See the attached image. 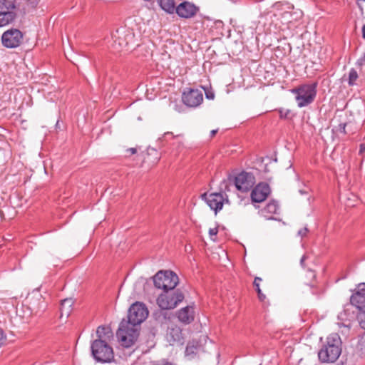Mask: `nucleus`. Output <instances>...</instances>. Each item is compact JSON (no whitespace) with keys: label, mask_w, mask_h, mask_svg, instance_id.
I'll use <instances>...</instances> for the list:
<instances>
[{"label":"nucleus","mask_w":365,"mask_h":365,"mask_svg":"<svg viewBox=\"0 0 365 365\" xmlns=\"http://www.w3.org/2000/svg\"><path fill=\"white\" fill-rule=\"evenodd\" d=\"M217 131H218L217 129L211 130V132H210V137L213 138L216 135Z\"/></svg>","instance_id":"79ce46f5"},{"label":"nucleus","mask_w":365,"mask_h":365,"mask_svg":"<svg viewBox=\"0 0 365 365\" xmlns=\"http://www.w3.org/2000/svg\"><path fill=\"white\" fill-rule=\"evenodd\" d=\"M346 123H340L338 126L337 131H339L341 133L346 134Z\"/></svg>","instance_id":"7c9ffc66"},{"label":"nucleus","mask_w":365,"mask_h":365,"mask_svg":"<svg viewBox=\"0 0 365 365\" xmlns=\"http://www.w3.org/2000/svg\"><path fill=\"white\" fill-rule=\"evenodd\" d=\"M357 1H362V2H364L365 0H356Z\"/></svg>","instance_id":"de8ad7c7"},{"label":"nucleus","mask_w":365,"mask_h":365,"mask_svg":"<svg viewBox=\"0 0 365 365\" xmlns=\"http://www.w3.org/2000/svg\"><path fill=\"white\" fill-rule=\"evenodd\" d=\"M317 83H304L292 88L290 91L295 95V100L299 108L312 103L317 96Z\"/></svg>","instance_id":"20e7f679"},{"label":"nucleus","mask_w":365,"mask_h":365,"mask_svg":"<svg viewBox=\"0 0 365 365\" xmlns=\"http://www.w3.org/2000/svg\"><path fill=\"white\" fill-rule=\"evenodd\" d=\"M160 158V156H158H158H156V157H155V163H158V162L159 161Z\"/></svg>","instance_id":"c03bdc74"},{"label":"nucleus","mask_w":365,"mask_h":365,"mask_svg":"<svg viewBox=\"0 0 365 365\" xmlns=\"http://www.w3.org/2000/svg\"><path fill=\"white\" fill-rule=\"evenodd\" d=\"M96 336L97 339L95 340L107 341L113 336V332L110 327L101 325L97 328Z\"/></svg>","instance_id":"412c9836"},{"label":"nucleus","mask_w":365,"mask_h":365,"mask_svg":"<svg viewBox=\"0 0 365 365\" xmlns=\"http://www.w3.org/2000/svg\"><path fill=\"white\" fill-rule=\"evenodd\" d=\"M199 346L194 342H189L185 349V355L191 357L197 354Z\"/></svg>","instance_id":"393cba45"},{"label":"nucleus","mask_w":365,"mask_h":365,"mask_svg":"<svg viewBox=\"0 0 365 365\" xmlns=\"http://www.w3.org/2000/svg\"><path fill=\"white\" fill-rule=\"evenodd\" d=\"M199 11V7L195 4L185 1L176 6L175 12L180 18L190 19L195 16Z\"/></svg>","instance_id":"2eb2a0df"},{"label":"nucleus","mask_w":365,"mask_h":365,"mask_svg":"<svg viewBox=\"0 0 365 365\" xmlns=\"http://www.w3.org/2000/svg\"><path fill=\"white\" fill-rule=\"evenodd\" d=\"M0 1H3L2 0H0Z\"/></svg>","instance_id":"09e8293b"},{"label":"nucleus","mask_w":365,"mask_h":365,"mask_svg":"<svg viewBox=\"0 0 365 365\" xmlns=\"http://www.w3.org/2000/svg\"><path fill=\"white\" fill-rule=\"evenodd\" d=\"M133 39L134 34L130 30L120 28L112 34L111 46L115 51L120 52L128 50L129 45L133 42Z\"/></svg>","instance_id":"423d86ee"},{"label":"nucleus","mask_w":365,"mask_h":365,"mask_svg":"<svg viewBox=\"0 0 365 365\" xmlns=\"http://www.w3.org/2000/svg\"><path fill=\"white\" fill-rule=\"evenodd\" d=\"M153 153L154 154H155V155H158V152H157V150H156L155 149H154V148L148 149V156H149V155H152V154H153Z\"/></svg>","instance_id":"58836bf2"},{"label":"nucleus","mask_w":365,"mask_h":365,"mask_svg":"<svg viewBox=\"0 0 365 365\" xmlns=\"http://www.w3.org/2000/svg\"><path fill=\"white\" fill-rule=\"evenodd\" d=\"M279 210V205L274 200L268 202L266 206L260 210L259 214L267 220H272L273 215L277 214Z\"/></svg>","instance_id":"aec40b11"},{"label":"nucleus","mask_w":365,"mask_h":365,"mask_svg":"<svg viewBox=\"0 0 365 365\" xmlns=\"http://www.w3.org/2000/svg\"><path fill=\"white\" fill-rule=\"evenodd\" d=\"M307 259L306 255H303L300 260V264L302 267H304V261Z\"/></svg>","instance_id":"ea45409f"},{"label":"nucleus","mask_w":365,"mask_h":365,"mask_svg":"<svg viewBox=\"0 0 365 365\" xmlns=\"http://www.w3.org/2000/svg\"><path fill=\"white\" fill-rule=\"evenodd\" d=\"M140 329V327L134 326L125 322V319H123L120 323L116 336L123 346L130 348L137 341Z\"/></svg>","instance_id":"7ed1b4c3"},{"label":"nucleus","mask_w":365,"mask_h":365,"mask_svg":"<svg viewBox=\"0 0 365 365\" xmlns=\"http://www.w3.org/2000/svg\"><path fill=\"white\" fill-rule=\"evenodd\" d=\"M364 61H365V53H364L363 58H361L360 59H359L357 63H358V64L361 66L363 64Z\"/></svg>","instance_id":"a19ab883"},{"label":"nucleus","mask_w":365,"mask_h":365,"mask_svg":"<svg viewBox=\"0 0 365 365\" xmlns=\"http://www.w3.org/2000/svg\"><path fill=\"white\" fill-rule=\"evenodd\" d=\"M40 0H26L25 6L22 9L23 15L36 8Z\"/></svg>","instance_id":"b1692460"},{"label":"nucleus","mask_w":365,"mask_h":365,"mask_svg":"<svg viewBox=\"0 0 365 365\" xmlns=\"http://www.w3.org/2000/svg\"><path fill=\"white\" fill-rule=\"evenodd\" d=\"M178 320L184 324H189L194 321L195 311L192 306H187L178 310L176 313Z\"/></svg>","instance_id":"f3484780"},{"label":"nucleus","mask_w":365,"mask_h":365,"mask_svg":"<svg viewBox=\"0 0 365 365\" xmlns=\"http://www.w3.org/2000/svg\"><path fill=\"white\" fill-rule=\"evenodd\" d=\"M167 338L171 344L175 343L182 344L184 343L182 329L177 325L172 326L168 329Z\"/></svg>","instance_id":"a211bd4d"},{"label":"nucleus","mask_w":365,"mask_h":365,"mask_svg":"<svg viewBox=\"0 0 365 365\" xmlns=\"http://www.w3.org/2000/svg\"><path fill=\"white\" fill-rule=\"evenodd\" d=\"M160 7L168 14L175 13L176 6L174 0H157Z\"/></svg>","instance_id":"5701e85b"},{"label":"nucleus","mask_w":365,"mask_h":365,"mask_svg":"<svg viewBox=\"0 0 365 365\" xmlns=\"http://www.w3.org/2000/svg\"><path fill=\"white\" fill-rule=\"evenodd\" d=\"M168 135H172V133L167 132V133H165V136H167Z\"/></svg>","instance_id":"a18cd8bd"},{"label":"nucleus","mask_w":365,"mask_h":365,"mask_svg":"<svg viewBox=\"0 0 365 365\" xmlns=\"http://www.w3.org/2000/svg\"><path fill=\"white\" fill-rule=\"evenodd\" d=\"M24 35L17 29H10L4 31L1 36L2 45L8 48L19 47L23 41Z\"/></svg>","instance_id":"9b49d317"},{"label":"nucleus","mask_w":365,"mask_h":365,"mask_svg":"<svg viewBox=\"0 0 365 365\" xmlns=\"http://www.w3.org/2000/svg\"><path fill=\"white\" fill-rule=\"evenodd\" d=\"M341 339L336 334H331L327 338V343L319 350L318 353L319 359L322 362H334L341 354Z\"/></svg>","instance_id":"f257e3e1"},{"label":"nucleus","mask_w":365,"mask_h":365,"mask_svg":"<svg viewBox=\"0 0 365 365\" xmlns=\"http://www.w3.org/2000/svg\"><path fill=\"white\" fill-rule=\"evenodd\" d=\"M201 197L215 211V214L222 210L225 201L228 202L227 197H225L222 192H212L209 195L204 193L201 195Z\"/></svg>","instance_id":"ddd939ff"},{"label":"nucleus","mask_w":365,"mask_h":365,"mask_svg":"<svg viewBox=\"0 0 365 365\" xmlns=\"http://www.w3.org/2000/svg\"><path fill=\"white\" fill-rule=\"evenodd\" d=\"M126 152L129 153V155H131L136 153L137 150L135 148H130L129 149H127Z\"/></svg>","instance_id":"4c0bfd02"},{"label":"nucleus","mask_w":365,"mask_h":365,"mask_svg":"<svg viewBox=\"0 0 365 365\" xmlns=\"http://www.w3.org/2000/svg\"><path fill=\"white\" fill-rule=\"evenodd\" d=\"M184 299L185 295L180 289H172L163 292L157 298V304L163 310L160 314L163 315L165 320L166 316L163 311L175 309Z\"/></svg>","instance_id":"f03ea898"},{"label":"nucleus","mask_w":365,"mask_h":365,"mask_svg":"<svg viewBox=\"0 0 365 365\" xmlns=\"http://www.w3.org/2000/svg\"><path fill=\"white\" fill-rule=\"evenodd\" d=\"M307 277L314 279L316 278V274H315L314 272L312 271V269H309L307 270Z\"/></svg>","instance_id":"c9c22d12"},{"label":"nucleus","mask_w":365,"mask_h":365,"mask_svg":"<svg viewBox=\"0 0 365 365\" xmlns=\"http://www.w3.org/2000/svg\"><path fill=\"white\" fill-rule=\"evenodd\" d=\"M351 304L360 312L358 319L360 327L365 329V283L358 284L356 292L350 297Z\"/></svg>","instance_id":"6e6552de"},{"label":"nucleus","mask_w":365,"mask_h":365,"mask_svg":"<svg viewBox=\"0 0 365 365\" xmlns=\"http://www.w3.org/2000/svg\"><path fill=\"white\" fill-rule=\"evenodd\" d=\"M220 189L222 190H224L225 191H229L230 189H229L228 182L226 180L222 181L220 185Z\"/></svg>","instance_id":"2f4dec72"},{"label":"nucleus","mask_w":365,"mask_h":365,"mask_svg":"<svg viewBox=\"0 0 365 365\" xmlns=\"http://www.w3.org/2000/svg\"><path fill=\"white\" fill-rule=\"evenodd\" d=\"M359 4V6L360 10L362 11H363V8H362V6H361L359 4Z\"/></svg>","instance_id":"49530a36"},{"label":"nucleus","mask_w":365,"mask_h":365,"mask_svg":"<svg viewBox=\"0 0 365 365\" xmlns=\"http://www.w3.org/2000/svg\"><path fill=\"white\" fill-rule=\"evenodd\" d=\"M357 349L359 351H361V354H365V341L364 340H360L359 342H358V344H357V346H356Z\"/></svg>","instance_id":"c85d7f7f"},{"label":"nucleus","mask_w":365,"mask_h":365,"mask_svg":"<svg viewBox=\"0 0 365 365\" xmlns=\"http://www.w3.org/2000/svg\"><path fill=\"white\" fill-rule=\"evenodd\" d=\"M91 356L96 361L105 364L114 360L113 347L107 342L101 340H93L91 344Z\"/></svg>","instance_id":"39448f33"},{"label":"nucleus","mask_w":365,"mask_h":365,"mask_svg":"<svg viewBox=\"0 0 365 365\" xmlns=\"http://www.w3.org/2000/svg\"><path fill=\"white\" fill-rule=\"evenodd\" d=\"M365 151V143H361L359 145V154L362 155Z\"/></svg>","instance_id":"e433bc0d"},{"label":"nucleus","mask_w":365,"mask_h":365,"mask_svg":"<svg viewBox=\"0 0 365 365\" xmlns=\"http://www.w3.org/2000/svg\"><path fill=\"white\" fill-rule=\"evenodd\" d=\"M355 319V314L350 311L349 307H345L344 310L338 315L339 322L338 324L346 328H351V322Z\"/></svg>","instance_id":"6ab92c4d"},{"label":"nucleus","mask_w":365,"mask_h":365,"mask_svg":"<svg viewBox=\"0 0 365 365\" xmlns=\"http://www.w3.org/2000/svg\"><path fill=\"white\" fill-rule=\"evenodd\" d=\"M205 96L207 99L213 100L215 98V94L212 91H205Z\"/></svg>","instance_id":"72a5a7b5"},{"label":"nucleus","mask_w":365,"mask_h":365,"mask_svg":"<svg viewBox=\"0 0 365 365\" xmlns=\"http://www.w3.org/2000/svg\"><path fill=\"white\" fill-rule=\"evenodd\" d=\"M218 232L217 227L210 228L209 230V235L212 237V236H216Z\"/></svg>","instance_id":"f704fd0d"},{"label":"nucleus","mask_w":365,"mask_h":365,"mask_svg":"<svg viewBox=\"0 0 365 365\" xmlns=\"http://www.w3.org/2000/svg\"><path fill=\"white\" fill-rule=\"evenodd\" d=\"M6 340V336L2 329L0 328V347H1Z\"/></svg>","instance_id":"c756f323"},{"label":"nucleus","mask_w":365,"mask_h":365,"mask_svg":"<svg viewBox=\"0 0 365 365\" xmlns=\"http://www.w3.org/2000/svg\"><path fill=\"white\" fill-rule=\"evenodd\" d=\"M148 311L143 303L136 302L128 309L127 322L134 326L140 327V324L147 318Z\"/></svg>","instance_id":"9d476101"},{"label":"nucleus","mask_w":365,"mask_h":365,"mask_svg":"<svg viewBox=\"0 0 365 365\" xmlns=\"http://www.w3.org/2000/svg\"><path fill=\"white\" fill-rule=\"evenodd\" d=\"M154 285L163 292L175 289L179 283L178 276L173 271H159L153 277Z\"/></svg>","instance_id":"0eeeda50"},{"label":"nucleus","mask_w":365,"mask_h":365,"mask_svg":"<svg viewBox=\"0 0 365 365\" xmlns=\"http://www.w3.org/2000/svg\"><path fill=\"white\" fill-rule=\"evenodd\" d=\"M73 303L74 302L72 298H66L61 301L60 307L61 317L63 316L68 317L70 315Z\"/></svg>","instance_id":"4be33fe9"},{"label":"nucleus","mask_w":365,"mask_h":365,"mask_svg":"<svg viewBox=\"0 0 365 365\" xmlns=\"http://www.w3.org/2000/svg\"><path fill=\"white\" fill-rule=\"evenodd\" d=\"M232 182L237 190L246 192L254 186L255 177L252 173L242 171L235 177Z\"/></svg>","instance_id":"f8f14e48"},{"label":"nucleus","mask_w":365,"mask_h":365,"mask_svg":"<svg viewBox=\"0 0 365 365\" xmlns=\"http://www.w3.org/2000/svg\"><path fill=\"white\" fill-rule=\"evenodd\" d=\"M277 110L279 113V118L281 119L290 118L291 110L289 109L279 108Z\"/></svg>","instance_id":"cd10ccee"},{"label":"nucleus","mask_w":365,"mask_h":365,"mask_svg":"<svg viewBox=\"0 0 365 365\" xmlns=\"http://www.w3.org/2000/svg\"><path fill=\"white\" fill-rule=\"evenodd\" d=\"M182 101L185 106L195 108L202 103L203 94L198 89L188 88L182 93Z\"/></svg>","instance_id":"4468645a"},{"label":"nucleus","mask_w":365,"mask_h":365,"mask_svg":"<svg viewBox=\"0 0 365 365\" xmlns=\"http://www.w3.org/2000/svg\"><path fill=\"white\" fill-rule=\"evenodd\" d=\"M358 78L357 71L354 68H351L349 73V81L348 83L349 86H354L356 84V81Z\"/></svg>","instance_id":"bb28decb"},{"label":"nucleus","mask_w":365,"mask_h":365,"mask_svg":"<svg viewBox=\"0 0 365 365\" xmlns=\"http://www.w3.org/2000/svg\"><path fill=\"white\" fill-rule=\"evenodd\" d=\"M271 192L269 185L267 182H259L251 192V199L253 202L264 201Z\"/></svg>","instance_id":"dca6fc26"},{"label":"nucleus","mask_w":365,"mask_h":365,"mask_svg":"<svg viewBox=\"0 0 365 365\" xmlns=\"http://www.w3.org/2000/svg\"><path fill=\"white\" fill-rule=\"evenodd\" d=\"M362 37L365 39V24L362 26Z\"/></svg>","instance_id":"37998d69"},{"label":"nucleus","mask_w":365,"mask_h":365,"mask_svg":"<svg viewBox=\"0 0 365 365\" xmlns=\"http://www.w3.org/2000/svg\"><path fill=\"white\" fill-rule=\"evenodd\" d=\"M0 1V27L12 24L17 17L16 0Z\"/></svg>","instance_id":"1a4fd4ad"},{"label":"nucleus","mask_w":365,"mask_h":365,"mask_svg":"<svg viewBox=\"0 0 365 365\" xmlns=\"http://www.w3.org/2000/svg\"><path fill=\"white\" fill-rule=\"evenodd\" d=\"M307 232H308V229L307 227H304V228L300 229L298 231V235L303 237L307 235Z\"/></svg>","instance_id":"473e14b6"},{"label":"nucleus","mask_w":365,"mask_h":365,"mask_svg":"<svg viewBox=\"0 0 365 365\" xmlns=\"http://www.w3.org/2000/svg\"><path fill=\"white\" fill-rule=\"evenodd\" d=\"M262 278H260L259 277H256L255 278L253 285L255 287V289L257 292L259 299L261 302H264V299H266V296L262 292V290L260 289V287H259V283H260V282H262Z\"/></svg>","instance_id":"a878e982"}]
</instances>
